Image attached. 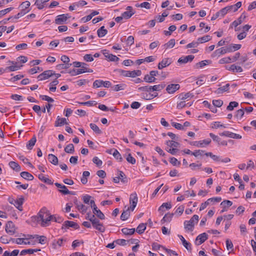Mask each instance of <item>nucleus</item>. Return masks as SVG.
<instances>
[{
  "instance_id": "f257e3e1",
  "label": "nucleus",
  "mask_w": 256,
  "mask_h": 256,
  "mask_svg": "<svg viewBox=\"0 0 256 256\" xmlns=\"http://www.w3.org/2000/svg\"><path fill=\"white\" fill-rule=\"evenodd\" d=\"M38 222L41 221V226L44 227L50 225L52 216L46 208H42L38 214Z\"/></svg>"
},
{
  "instance_id": "f03ea898",
  "label": "nucleus",
  "mask_w": 256,
  "mask_h": 256,
  "mask_svg": "<svg viewBox=\"0 0 256 256\" xmlns=\"http://www.w3.org/2000/svg\"><path fill=\"white\" fill-rule=\"evenodd\" d=\"M198 221V216L196 214L194 215L189 220L184 222V228L186 230L192 232L194 229V226Z\"/></svg>"
},
{
  "instance_id": "7ed1b4c3",
  "label": "nucleus",
  "mask_w": 256,
  "mask_h": 256,
  "mask_svg": "<svg viewBox=\"0 0 256 256\" xmlns=\"http://www.w3.org/2000/svg\"><path fill=\"white\" fill-rule=\"evenodd\" d=\"M118 71L121 75L126 77L135 78L141 74V71L140 70L130 71L118 70Z\"/></svg>"
},
{
  "instance_id": "20e7f679",
  "label": "nucleus",
  "mask_w": 256,
  "mask_h": 256,
  "mask_svg": "<svg viewBox=\"0 0 256 256\" xmlns=\"http://www.w3.org/2000/svg\"><path fill=\"white\" fill-rule=\"evenodd\" d=\"M158 74V70H152L148 74L144 76V80L148 83L154 82L156 80L155 76H156Z\"/></svg>"
},
{
  "instance_id": "39448f33",
  "label": "nucleus",
  "mask_w": 256,
  "mask_h": 256,
  "mask_svg": "<svg viewBox=\"0 0 256 256\" xmlns=\"http://www.w3.org/2000/svg\"><path fill=\"white\" fill-rule=\"evenodd\" d=\"M233 52L232 47H222L216 50L212 54V56H220V55L224 54L228 52Z\"/></svg>"
},
{
  "instance_id": "423d86ee",
  "label": "nucleus",
  "mask_w": 256,
  "mask_h": 256,
  "mask_svg": "<svg viewBox=\"0 0 256 256\" xmlns=\"http://www.w3.org/2000/svg\"><path fill=\"white\" fill-rule=\"evenodd\" d=\"M54 74V72L52 70H47L39 74L37 78L38 80H47L49 78L52 76Z\"/></svg>"
},
{
  "instance_id": "0eeeda50",
  "label": "nucleus",
  "mask_w": 256,
  "mask_h": 256,
  "mask_svg": "<svg viewBox=\"0 0 256 256\" xmlns=\"http://www.w3.org/2000/svg\"><path fill=\"white\" fill-rule=\"evenodd\" d=\"M138 196L136 192L132 193L130 195V203L131 204L130 207H128L132 211H133L136 208V204L138 203Z\"/></svg>"
},
{
  "instance_id": "6e6552de",
  "label": "nucleus",
  "mask_w": 256,
  "mask_h": 256,
  "mask_svg": "<svg viewBox=\"0 0 256 256\" xmlns=\"http://www.w3.org/2000/svg\"><path fill=\"white\" fill-rule=\"evenodd\" d=\"M211 142L210 139L204 140L200 141H195L190 142V144L200 148H204L208 145Z\"/></svg>"
},
{
  "instance_id": "1a4fd4ad",
  "label": "nucleus",
  "mask_w": 256,
  "mask_h": 256,
  "mask_svg": "<svg viewBox=\"0 0 256 256\" xmlns=\"http://www.w3.org/2000/svg\"><path fill=\"white\" fill-rule=\"evenodd\" d=\"M54 184L58 188H60L58 190L59 192L63 194H74V193L68 190L64 185L58 182H56Z\"/></svg>"
},
{
  "instance_id": "9d476101",
  "label": "nucleus",
  "mask_w": 256,
  "mask_h": 256,
  "mask_svg": "<svg viewBox=\"0 0 256 256\" xmlns=\"http://www.w3.org/2000/svg\"><path fill=\"white\" fill-rule=\"evenodd\" d=\"M5 230L6 232L10 235H13L16 232L15 226L12 221L7 222Z\"/></svg>"
},
{
  "instance_id": "9b49d317",
  "label": "nucleus",
  "mask_w": 256,
  "mask_h": 256,
  "mask_svg": "<svg viewBox=\"0 0 256 256\" xmlns=\"http://www.w3.org/2000/svg\"><path fill=\"white\" fill-rule=\"evenodd\" d=\"M208 238V235L204 232L199 234L196 238L195 244L196 245L199 246L204 242Z\"/></svg>"
},
{
  "instance_id": "f8f14e48",
  "label": "nucleus",
  "mask_w": 256,
  "mask_h": 256,
  "mask_svg": "<svg viewBox=\"0 0 256 256\" xmlns=\"http://www.w3.org/2000/svg\"><path fill=\"white\" fill-rule=\"evenodd\" d=\"M180 88L179 84H170L166 88V90L168 93L172 94L178 90Z\"/></svg>"
},
{
  "instance_id": "ddd939ff",
  "label": "nucleus",
  "mask_w": 256,
  "mask_h": 256,
  "mask_svg": "<svg viewBox=\"0 0 256 256\" xmlns=\"http://www.w3.org/2000/svg\"><path fill=\"white\" fill-rule=\"evenodd\" d=\"M70 227L73 228L76 230L80 228L79 226L76 222L72 221L66 220L65 221L64 224H62V228H68Z\"/></svg>"
},
{
  "instance_id": "4468645a",
  "label": "nucleus",
  "mask_w": 256,
  "mask_h": 256,
  "mask_svg": "<svg viewBox=\"0 0 256 256\" xmlns=\"http://www.w3.org/2000/svg\"><path fill=\"white\" fill-rule=\"evenodd\" d=\"M220 136H225L236 139H240L242 138V136L240 135L228 131H224L220 133Z\"/></svg>"
},
{
  "instance_id": "2eb2a0df",
  "label": "nucleus",
  "mask_w": 256,
  "mask_h": 256,
  "mask_svg": "<svg viewBox=\"0 0 256 256\" xmlns=\"http://www.w3.org/2000/svg\"><path fill=\"white\" fill-rule=\"evenodd\" d=\"M68 14H62L58 15L55 20V23L57 24H62L68 18Z\"/></svg>"
},
{
  "instance_id": "dca6fc26",
  "label": "nucleus",
  "mask_w": 256,
  "mask_h": 256,
  "mask_svg": "<svg viewBox=\"0 0 256 256\" xmlns=\"http://www.w3.org/2000/svg\"><path fill=\"white\" fill-rule=\"evenodd\" d=\"M246 18V16L244 13H242L236 20H235L232 23L230 24V28H232L233 26L236 28Z\"/></svg>"
},
{
  "instance_id": "f3484780",
  "label": "nucleus",
  "mask_w": 256,
  "mask_h": 256,
  "mask_svg": "<svg viewBox=\"0 0 256 256\" xmlns=\"http://www.w3.org/2000/svg\"><path fill=\"white\" fill-rule=\"evenodd\" d=\"M126 10L128 11H126L122 14L124 18L126 20L130 18L134 14V12H132V6H128L126 8Z\"/></svg>"
},
{
  "instance_id": "a211bd4d",
  "label": "nucleus",
  "mask_w": 256,
  "mask_h": 256,
  "mask_svg": "<svg viewBox=\"0 0 256 256\" xmlns=\"http://www.w3.org/2000/svg\"><path fill=\"white\" fill-rule=\"evenodd\" d=\"M194 56L193 55H188L186 56H182L178 60V62L180 64H186L188 62H192Z\"/></svg>"
},
{
  "instance_id": "6ab92c4d",
  "label": "nucleus",
  "mask_w": 256,
  "mask_h": 256,
  "mask_svg": "<svg viewBox=\"0 0 256 256\" xmlns=\"http://www.w3.org/2000/svg\"><path fill=\"white\" fill-rule=\"evenodd\" d=\"M24 202V198L22 196L20 198L14 200V204L20 211L22 210V205Z\"/></svg>"
},
{
  "instance_id": "aec40b11",
  "label": "nucleus",
  "mask_w": 256,
  "mask_h": 256,
  "mask_svg": "<svg viewBox=\"0 0 256 256\" xmlns=\"http://www.w3.org/2000/svg\"><path fill=\"white\" fill-rule=\"evenodd\" d=\"M171 64V62L170 60L168 58L163 59L160 62H159L158 66V68L159 70H162L164 68H166Z\"/></svg>"
},
{
  "instance_id": "412c9836",
  "label": "nucleus",
  "mask_w": 256,
  "mask_h": 256,
  "mask_svg": "<svg viewBox=\"0 0 256 256\" xmlns=\"http://www.w3.org/2000/svg\"><path fill=\"white\" fill-rule=\"evenodd\" d=\"M226 68L230 70L233 72H242V68L240 66H236L235 64H232L230 66H226Z\"/></svg>"
},
{
  "instance_id": "4be33fe9",
  "label": "nucleus",
  "mask_w": 256,
  "mask_h": 256,
  "mask_svg": "<svg viewBox=\"0 0 256 256\" xmlns=\"http://www.w3.org/2000/svg\"><path fill=\"white\" fill-rule=\"evenodd\" d=\"M178 236L180 238L181 240L183 246L185 247V248L188 251L192 250V246L191 244L188 242H187L184 238L182 235H178Z\"/></svg>"
},
{
  "instance_id": "5701e85b",
  "label": "nucleus",
  "mask_w": 256,
  "mask_h": 256,
  "mask_svg": "<svg viewBox=\"0 0 256 256\" xmlns=\"http://www.w3.org/2000/svg\"><path fill=\"white\" fill-rule=\"evenodd\" d=\"M68 122L66 118H60L58 116L56 118V120L55 122V126H61L64 124H67Z\"/></svg>"
},
{
  "instance_id": "b1692460",
  "label": "nucleus",
  "mask_w": 256,
  "mask_h": 256,
  "mask_svg": "<svg viewBox=\"0 0 256 256\" xmlns=\"http://www.w3.org/2000/svg\"><path fill=\"white\" fill-rule=\"evenodd\" d=\"M158 95V94L157 92H154L153 94L152 93H142V98L146 100H152L154 98L156 97Z\"/></svg>"
},
{
  "instance_id": "393cba45",
  "label": "nucleus",
  "mask_w": 256,
  "mask_h": 256,
  "mask_svg": "<svg viewBox=\"0 0 256 256\" xmlns=\"http://www.w3.org/2000/svg\"><path fill=\"white\" fill-rule=\"evenodd\" d=\"M64 242H66V240L63 238H59L58 240H54L52 243L53 248L56 249L58 248V246L59 247L61 246H62V243Z\"/></svg>"
},
{
  "instance_id": "a878e982",
  "label": "nucleus",
  "mask_w": 256,
  "mask_h": 256,
  "mask_svg": "<svg viewBox=\"0 0 256 256\" xmlns=\"http://www.w3.org/2000/svg\"><path fill=\"white\" fill-rule=\"evenodd\" d=\"M8 165L10 166L16 172H18L21 170V168L20 166L18 164V163L14 162V161H10Z\"/></svg>"
},
{
  "instance_id": "bb28decb",
  "label": "nucleus",
  "mask_w": 256,
  "mask_h": 256,
  "mask_svg": "<svg viewBox=\"0 0 256 256\" xmlns=\"http://www.w3.org/2000/svg\"><path fill=\"white\" fill-rule=\"evenodd\" d=\"M36 142V138L35 136H34L32 138L28 141L26 144V148L28 150H32Z\"/></svg>"
},
{
  "instance_id": "cd10ccee",
  "label": "nucleus",
  "mask_w": 256,
  "mask_h": 256,
  "mask_svg": "<svg viewBox=\"0 0 256 256\" xmlns=\"http://www.w3.org/2000/svg\"><path fill=\"white\" fill-rule=\"evenodd\" d=\"M20 176L28 180H34V176L28 172H22L20 174Z\"/></svg>"
},
{
  "instance_id": "c85d7f7f",
  "label": "nucleus",
  "mask_w": 256,
  "mask_h": 256,
  "mask_svg": "<svg viewBox=\"0 0 256 256\" xmlns=\"http://www.w3.org/2000/svg\"><path fill=\"white\" fill-rule=\"evenodd\" d=\"M211 61L210 60H204L201 62H200L196 64L195 66V68H200L204 67V66L209 64L211 63Z\"/></svg>"
},
{
  "instance_id": "c756f323",
  "label": "nucleus",
  "mask_w": 256,
  "mask_h": 256,
  "mask_svg": "<svg viewBox=\"0 0 256 256\" xmlns=\"http://www.w3.org/2000/svg\"><path fill=\"white\" fill-rule=\"evenodd\" d=\"M38 178L46 184H53V182L51 180L48 178L45 177L42 174H38Z\"/></svg>"
},
{
  "instance_id": "7c9ffc66",
  "label": "nucleus",
  "mask_w": 256,
  "mask_h": 256,
  "mask_svg": "<svg viewBox=\"0 0 256 256\" xmlns=\"http://www.w3.org/2000/svg\"><path fill=\"white\" fill-rule=\"evenodd\" d=\"M230 84H227L224 86L218 88L215 92L217 94H220L225 92H228L229 89Z\"/></svg>"
},
{
  "instance_id": "2f4dec72",
  "label": "nucleus",
  "mask_w": 256,
  "mask_h": 256,
  "mask_svg": "<svg viewBox=\"0 0 256 256\" xmlns=\"http://www.w3.org/2000/svg\"><path fill=\"white\" fill-rule=\"evenodd\" d=\"M108 30L105 29L104 26H102L97 30L98 36L99 38H102L106 34Z\"/></svg>"
},
{
  "instance_id": "473e14b6",
  "label": "nucleus",
  "mask_w": 256,
  "mask_h": 256,
  "mask_svg": "<svg viewBox=\"0 0 256 256\" xmlns=\"http://www.w3.org/2000/svg\"><path fill=\"white\" fill-rule=\"evenodd\" d=\"M48 160L50 162L54 165L58 164V158L53 154H49L48 155Z\"/></svg>"
},
{
  "instance_id": "72a5a7b5",
  "label": "nucleus",
  "mask_w": 256,
  "mask_h": 256,
  "mask_svg": "<svg viewBox=\"0 0 256 256\" xmlns=\"http://www.w3.org/2000/svg\"><path fill=\"white\" fill-rule=\"evenodd\" d=\"M130 209L129 208H128L126 210H124L120 216V219L122 220H126L130 216Z\"/></svg>"
},
{
  "instance_id": "f704fd0d",
  "label": "nucleus",
  "mask_w": 256,
  "mask_h": 256,
  "mask_svg": "<svg viewBox=\"0 0 256 256\" xmlns=\"http://www.w3.org/2000/svg\"><path fill=\"white\" fill-rule=\"evenodd\" d=\"M50 0H36L35 4L37 6L38 8L42 10L44 8V4Z\"/></svg>"
},
{
  "instance_id": "c9c22d12",
  "label": "nucleus",
  "mask_w": 256,
  "mask_h": 256,
  "mask_svg": "<svg viewBox=\"0 0 256 256\" xmlns=\"http://www.w3.org/2000/svg\"><path fill=\"white\" fill-rule=\"evenodd\" d=\"M173 215V214L170 213L166 214L161 220V222L164 224L166 222H170L172 220Z\"/></svg>"
},
{
  "instance_id": "e433bc0d",
  "label": "nucleus",
  "mask_w": 256,
  "mask_h": 256,
  "mask_svg": "<svg viewBox=\"0 0 256 256\" xmlns=\"http://www.w3.org/2000/svg\"><path fill=\"white\" fill-rule=\"evenodd\" d=\"M22 66H19L17 64L12 65L6 67L4 69L5 72H14L19 70Z\"/></svg>"
},
{
  "instance_id": "4c0bfd02",
  "label": "nucleus",
  "mask_w": 256,
  "mask_h": 256,
  "mask_svg": "<svg viewBox=\"0 0 256 256\" xmlns=\"http://www.w3.org/2000/svg\"><path fill=\"white\" fill-rule=\"evenodd\" d=\"M146 224L141 223L136 228V232L139 234H142L144 232L146 229Z\"/></svg>"
},
{
  "instance_id": "58836bf2",
  "label": "nucleus",
  "mask_w": 256,
  "mask_h": 256,
  "mask_svg": "<svg viewBox=\"0 0 256 256\" xmlns=\"http://www.w3.org/2000/svg\"><path fill=\"white\" fill-rule=\"evenodd\" d=\"M194 96V95L190 93V92L184 94L182 93L180 94L178 96V98L181 100H184L186 99H187L189 98H192Z\"/></svg>"
},
{
  "instance_id": "ea45409f",
  "label": "nucleus",
  "mask_w": 256,
  "mask_h": 256,
  "mask_svg": "<svg viewBox=\"0 0 256 256\" xmlns=\"http://www.w3.org/2000/svg\"><path fill=\"white\" fill-rule=\"evenodd\" d=\"M64 151L68 154H73L74 152V147L72 144L67 145L64 148Z\"/></svg>"
},
{
  "instance_id": "a19ab883",
  "label": "nucleus",
  "mask_w": 256,
  "mask_h": 256,
  "mask_svg": "<svg viewBox=\"0 0 256 256\" xmlns=\"http://www.w3.org/2000/svg\"><path fill=\"white\" fill-rule=\"evenodd\" d=\"M135 228H123L122 230V232L125 235H132L134 234L135 232Z\"/></svg>"
},
{
  "instance_id": "79ce46f5",
  "label": "nucleus",
  "mask_w": 256,
  "mask_h": 256,
  "mask_svg": "<svg viewBox=\"0 0 256 256\" xmlns=\"http://www.w3.org/2000/svg\"><path fill=\"white\" fill-rule=\"evenodd\" d=\"M212 40V36L208 35L204 36L202 37L198 38V43H204L208 42Z\"/></svg>"
},
{
  "instance_id": "37998d69",
  "label": "nucleus",
  "mask_w": 256,
  "mask_h": 256,
  "mask_svg": "<svg viewBox=\"0 0 256 256\" xmlns=\"http://www.w3.org/2000/svg\"><path fill=\"white\" fill-rule=\"evenodd\" d=\"M172 204L170 202L163 203L162 206L158 208V211L164 212V208H166V210L171 208Z\"/></svg>"
},
{
  "instance_id": "c03bdc74",
  "label": "nucleus",
  "mask_w": 256,
  "mask_h": 256,
  "mask_svg": "<svg viewBox=\"0 0 256 256\" xmlns=\"http://www.w3.org/2000/svg\"><path fill=\"white\" fill-rule=\"evenodd\" d=\"M175 45V40L172 38L170 39L167 43L165 44L163 46L165 49L168 48H172Z\"/></svg>"
},
{
  "instance_id": "a18cd8bd",
  "label": "nucleus",
  "mask_w": 256,
  "mask_h": 256,
  "mask_svg": "<svg viewBox=\"0 0 256 256\" xmlns=\"http://www.w3.org/2000/svg\"><path fill=\"white\" fill-rule=\"evenodd\" d=\"M166 84H160L154 85L152 86V92L154 91H160L164 88Z\"/></svg>"
},
{
  "instance_id": "49530a36",
  "label": "nucleus",
  "mask_w": 256,
  "mask_h": 256,
  "mask_svg": "<svg viewBox=\"0 0 256 256\" xmlns=\"http://www.w3.org/2000/svg\"><path fill=\"white\" fill-rule=\"evenodd\" d=\"M167 146L174 148H178L180 146V144L174 140H168L166 142Z\"/></svg>"
},
{
  "instance_id": "de8ad7c7",
  "label": "nucleus",
  "mask_w": 256,
  "mask_h": 256,
  "mask_svg": "<svg viewBox=\"0 0 256 256\" xmlns=\"http://www.w3.org/2000/svg\"><path fill=\"white\" fill-rule=\"evenodd\" d=\"M152 86H141L138 88V90L139 91H142L146 92V93H151V92H152Z\"/></svg>"
},
{
  "instance_id": "09e8293b",
  "label": "nucleus",
  "mask_w": 256,
  "mask_h": 256,
  "mask_svg": "<svg viewBox=\"0 0 256 256\" xmlns=\"http://www.w3.org/2000/svg\"><path fill=\"white\" fill-rule=\"evenodd\" d=\"M90 128L92 130L97 134H101L102 133L101 130L99 128L94 124L91 123L90 124Z\"/></svg>"
},
{
  "instance_id": "8fccbe9b",
  "label": "nucleus",
  "mask_w": 256,
  "mask_h": 256,
  "mask_svg": "<svg viewBox=\"0 0 256 256\" xmlns=\"http://www.w3.org/2000/svg\"><path fill=\"white\" fill-rule=\"evenodd\" d=\"M238 106V103L236 102H230L228 106L226 108V110L229 111H232L234 108Z\"/></svg>"
},
{
  "instance_id": "3c124183",
  "label": "nucleus",
  "mask_w": 256,
  "mask_h": 256,
  "mask_svg": "<svg viewBox=\"0 0 256 256\" xmlns=\"http://www.w3.org/2000/svg\"><path fill=\"white\" fill-rule=\"evenodd\" d=\"M176 29V27L174 25H172L168 28V31L164 30V33L166 36H170L172 32L175 31Z\"/></svg>"
},
{
  "instance_id": "603ef678",
  "label": "nucleus",
  "mask_w": 256,
  "mask_h": 256,
  "mask_svg": "<svg viewBox=\"0 0 256 256\" xmlns=\"http://www.w3.org/2000/svg\"><path fill=\"white\" fill-rule=\"evenodd\" d=\"M52 220L54 221L55 222H58V223H62L64 221V218L57 215V214H53L52 215Z\"/></svg>"
},
{
  "instance_id": "864d4df0",
  "label": "nucleus",
  "mask_w": 256,
  "mask_h": 256,
  "mask_svg": "<svg viewBox=\"0 0 256 256\" xmlns=\"http://www.w3.org/2000/svg\"><path fill=\"white\" fill-rule=\"evenodd\" d=\"M192 104V103L188 102V104H186L184 101H182L178 103L176 106V108L178 109H182L183 108H184L186 106H190Z\"/></svg>"
},
{
  "instance_id": "5fc2aeb1",
  "label": "nucleus",
  "mask_w": 256,
  "mask_h": 256,
  "mask_svg": "<svg viewBox=\"0 0 256 256\" xmlns=\"http://www.w3.org/2000/svg\"><path fill=\"white\" fill-rule=\"evenodd\" d=\"M126 87V85L124 84H120L114 86L112 88L113 90L118 92L120 90H123Z\"/></svg>"
},
{
  "instance_id": "6e6d98bb",
  "label": "nucleus",
  "mask_w": 256,
  "mask_h": 256,
  "mask_svg": "<svg viewBox=\"0 0 256 256\" xmlns=\"http://www.w3.org/2000/svg\"><path fill=\"white\" fill-rule=\"evenodd\" d=\"M76 208L78 210H80L82 211V212L84 213L86 212L88 207L84 206V204H81V203H77L76 204Z\"/></svg>"
},
{
  "instance_id": "4d7b16f0",
  "label": "nucleus",
  "mask_w": 256,
  "mask_h": 256,
  "mask_svg": "<svg viewBox=\"0 0 256 256\" xmlns=\"http://www.w3.org/2000/svg\"><path fill=\"white\" fill-rule=\"evenodd\" d=\"M71 66H72V64H59L56 66V68L58 70H62V69H67L68 68Z\"/></svg>"
},
{
  "instance_id": "13d9d810",
  "label": "nucleus",
  "mask_w": 256,
  "mask_h": 256,
  "mask_svg": "<svg viewBox=\"0 0 256 256\" xmlns=\"http://www.w3.org/2000/svg\"><path fill=\"white\" fill-rule=\"evenodd\" d=\"M90 221L92 222L93 227L100 223V220L96 218L94 215H92V216H91V218H90Z\"/></svg>"
},
{
  "instance_id": "bf43d9fd",
  "label": "nucleus",
  "mask_w": 256,
  "mask_h": 256,
  "mask_svg": "<svg viewBox=\"0 0 256 256\" xmlns=\"http://www.w3.org/2000/svg\"><path fill=\"white\" fill-rule=\"evenodd\" d=\"M118 174H119V175H118L120 177V180L121 182H124V183L127 182H128V180H127V178H126V176L124 174V172H122V171H120V170H118Z\"/></svg>"
},
{
  "instance_id": "052dcab7",
  "label": "nucleus",
  "mask_w": 256,
  "mask_h": 256,
  "mask_svg": "<svg viewBox=\"0 0 256 256\" xmlns=\"http://www.w3.org/2000/svg\"><path fill=\"white\" fill-rule=\"evenodd\" d=\"M244 110L243 108L240 109L236 112L235 117L237 118L241 119L244 116Z\"/></svg>"
},
{
  "instance_id": "680f3d73",
  "label": "nucleus",
  "mask_w": 256,
  "mask_h": 256,
  "mask_svg": "<svg viewBox=\"0 0 256 256\" xmlns=\"http://www.w3.org/2000/svg\"><path fill=\"white\" fill-rule=\"evenodd\" d=\"M205 155L211 157V158L214 161H220V160L218 156L214 155L210 152L205 153Z\"/></svg>"
},
{
  "instance_id": "e2e57ef3",
  "label": "nucleus",
  "mask_w": 256,
  "mask_h": 256,
  "mask_svg": "<svg viewBox=\"0 0 256 256\" xmlns=\"http://www.w3.org/2000/svg\"><path fill=\"white\" fill-rule=\"evenodd\" d=\"M113 156L117 160H118L120 162L122 160V157L120 153L117 150H114L113 153Z\"/></svg>"
},
{
  "instance_id": "0e129e2a",
  "label": "nucleus",
  "mask_w": 256,
  "mask_h": 256,
  "mask_svg": "<svg viewBox=\"0 0 256 256\" xmlns=\"http://www.w3.org/2000/svg\"><path fill=\"white\" fill-rule=\"evenodd\" d=\"M94 228L101 232H104L106 230L105 228L103 226L101 222L98 224H96V226H94Z\"/></svg>"
},
{
  "instance_id": "69168bd1",
  "label": "nucleus",
  "mask_w": 256,
  "mask_h": 256,
  "mask_svg": "<svg viewBox=\"0 0 256 256\" xmlns=\"http://www.w3.org/2000/svg\"><path fill=\"white\" fill-rule=\"evenodd\" d=\"M232 58L230 57H226L221 58L219 60V63L220 64H228L231 62Z\"/></svg>"
},
{
  "instance_id": "338daca9",
  "label": "nucleus",
  "mask_w": 256,
  "mask_h": 256,
  "mask_svg": "<svg viewBox=\"0 0 256 256\" xmlns=\"http://www.w3.org/2000/svg\"><path fill=\"white\" fill-rule=\"evenodd\" d=\"M107 58L110 60L112 62H118L120 59L118 57H117L116 56L112 54H110L108 55H107Z\"/></svg>"
},
{
  "instance_id": "774afa93",
  "label": "nucleus",
  "mask_w": 256,
  "mask_h": 256,
  "mask_svg": "<svg viewBox=\"0 0 256 256\" xmlns=\"http://www.w3.org/2000/svg\"><path fill=\"white\" fill-rule=\"evenodd\" d=\"M170 162L174 166H179L180 164V162L178 161V160L174 157L170 158Z\"/></svg>"
}]
</instances>
